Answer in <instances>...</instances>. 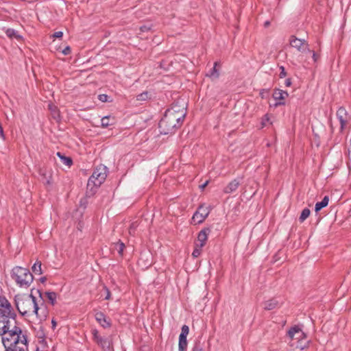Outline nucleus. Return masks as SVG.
Segmentation results:
<instances>
[{
  "instance_id": "ddd939ff",
  "label": "nucleus",
  "mask_w": 351,
  "mask_h": 351,
  "mask_svg": "<svg viewBox=\"0 0 351 351\" xmlns=\"http://www.w3.org/2000/svg\"><path fill=\"white\" fill-rule=\"evenodd\" d=\"M210 230L209 228H205L202 230L197 236V241L195 244L199 245V247H204L208 239V235L210 233Z\"/></svg>"
},
{
  "instance_id": "79ce46f5",
  "label": "nucleus",
  "mask_w": 351,
  "mask_h": 351,
  "mask_svg": "<svg viewBox=\"0 0 351 351\" xmlns=\"http://www.w3.org/2000/svg\"><path fill=\"white\" fill-rule=\"evenodd\" d=\"M51 324H52L53 328H55L56 326V324H57L56 322L54 319H52Z\"/></svg>"
},
{
  "instance_id": "4c0bfd02",
  "label": "nucleus",
  "mask_w": 351,
  "mask_h": 351,
  "mask_svg": "<svg viewBox=\"0 0 351 351\" xmlns=\"http://www.w3.org/2000/svg\"><path fill=\"white\" fill-rule=\"evenodd\" d=\"M269 121V116L267 114H266L264 118L263 119V122H262V125L263 126H265L266 125V122Z\"/></svg>"
},
{
  "instance_id": "20e7f679",
  "label": "nucleus",
  "mask_w": 351,
  "mask_h": 351,
  "mask_svg": "<svg viewBox=\"0 0 351 351\" xmlns=\"http://www.w3.org/2000/svg\"><path fill=\"white\" fill-rule=\"evenodd\" d=\"M11 278L21 288L27 289L33 282L34 277L29 269L16 266L11 271Z\"/></svg>"
},
{
  "instance_id": "cd10ccee",
  "label": "nucleus",
  "mask_w": 351,
  "mask_h": 351,
  "mask_svg": "<svg viewBox=\"0 0 351 351\" xmlns=\"http://www.w3.org/2000/svg\"><path fill=\"white\" fill-rule=\"evenodd\" d=\"M149 98V93L147 91H145V92H143V93H142L141 94H138L136 96V99L138 101H146Z\"/></svg>"
},
{
  "instance_id": "f257e3e1",
  "label": "nucleus",
  "mask_w": 351,
  "mask_h": 351,
  "mask_svg": "<svg viewBox=\"0 0 351 351\" xmlns=\"http://www.w3.org/2000/svg\"><path fill=\"white\" fill-rule=\"evenodd\" d=\"M26 333L16 326V315L0 314V336L5 351L13 350L12 348L21 341L26 342Z\"/></svg>"
},
{
  "instance_id": "9d476101",
  "label": "nucleus",
  "mask_w": 351,
  "mask_h": 351,
  "mask_svg": "<svg viewBox=\"0 0 351 351\" xmlns=\"http://www.w3.org/2000/svg\"><path fill=\"white\" fill-rule=\"evenodd\" d=\"M289 43L292 47L295 48L297 50L302 53L306 51L309 53L311 52V51L308 49V43L306 42V40L304 39H299L297 38L295 36H291L289 39Z\"/></svg>"
},
{
  "instance_id": "4468645a",
  "label": "nucleus",
  "mask_w": 351,
  "mask_h": 351,
  "mask_svg": "<svg viewBox=\"0 0 351 351\" xmlns=\"http://www.w3.org/2000/svg\"><path fill=\"white\" fill-rule=\"evenodd\" d=\"M240 185V180L239 179H234L230 182L224 188L223 192L225 193H232L238 189Z\"/></svg>"
},
{
  "instance_id": "9b49d317",
  "label": "nucleus",
  "mask_w": 351,
  "mask_h": 351,
  "mask_svg": "<svg viewBox=\"0 0 351 351\" xmlns=\"http://www.w3.org/2000/svg\"><path fill=\"white\" fill-rule=\"evenodd\" d=\"M0 314L16 315L10 302L4 297H0Z\"/></svg>"
},
{
  "instance_id": "c9c22d12",
  "label": "nucleus",
  "mask_w": 351,
  "mask_h": 351,
  "mask_svg": "<svg viewBox=\"0 0 351 351\" xmlns=\"http://www.w3.org/2000/svg\"><path fill=\"white\" fill-rule=\"evenodd\" d=\"M63 36V33L62 32H56L53 34V38H62Z\"/></svg>"
},
{
  "instance_id": "412c9836",
  "label": "nucleus",
  "mask_w": 351,
  "mask_h": 351,
  "mask_svg": "<svg viewBox=\"0 0 351 351\" xmlns=\"http://www.w3.org/2000/svg\"><path fill=\"white\" fill-rule=\"evenodd\" d=\"M32 271L36 275L42 274V263L40 261H36L32 267Z\"/></svg>"
},
{
  "instance_id": "423d86ee",
  "label": "nucleus",
  "mask_w": 351,
  "mask_h": 351,
  "mask_svg": "<svg viewBox=\"0 0 351 351\" xmlns=\"http://www.w3.org/2000/svg\"><path fill=\"white\" fill-rule=\"evenodd\" d=\"M107 176V168L103 165L97 166L93 171L92 176L88 181V186L93 184L99 186L106 180Z\"/></svg>"
},
{
  "instance_id": "1a4fd4ad",
  "label": "nucleus",
  "mask_w": 351,
  "mask_h": 351,
  "mask_svg": "<svg viewBox=\"0 0 351 351\" xmlns=\"http://www.w3.org/2000/svg\"><path fill=\"white\" fill-rule=\"evenodd\" d=\"M337 118L340 123V132H343L351 120V116L343 107H340L336 113Z\"/></svg>"
},
{
  "instance_id": "2f4dec72",
  "label": "nucleus",
  "mask_w": 351,
  "mask_h": 351,
  "mask_svg": "<svg viewBox=\"0 0 351 351\" xmlns=\"http://www.w3.org/2000/svg\"><path fill=\"white\" fill-rule=\"evenodd\" d=\"M192 351H203L202 346L199 343H196L193 347Z\"/></svg>"
},
{
  "instance_id": "39448f33",
  "label": "nucleus",
  "mask_w": 351,
  "mask_h": 351,
  "mask_svg": "<svg viewBox=\"0 0 351 351\" xmlns=\"http://www.w3.org/2000/svg\"><path fill=\"white\" fill-rule=\"evenodd\" d=\"M287 337L289 339L290 346L295 348L303 350L307 344L306 337L302 329L295 326L290 328L287 332Z\"/></svg>"
},
{
  "instance_id": "6ab92c4d",
  "label": "nucleus",
  "mask_w": 351,
  "mask_h": 351,
  "mask_svg": "<svg viewBox=\"0 0 351 351\" xmlns=\"http://www.w3.org/2000/svg\"><path fill=\"white\" fill-rule=\"evenodd\" d=\"M5 34L8 38L11 39L16 38L17 40H20L22 38L16 30L11 28L5 30Z\"/></svg>"
},
{
  "instance_id": "a19ab883",
  "label": "nucleus",
  "mask_w": 351,
  "mask_h": 351,
  "mask_svg": "<svg viewBox=\"0 0 351 351\" xmlns=\"http://www.w3.org/2000/svg\"><path fill=\"white\" fill-rule=\"evenodd\" d=\"M208 183V181H206L205 183H204L203 184L200 185V188L202 189H204L207 186Z\"/></svg>"
},
{
  "instance_id": "c756f323",
  "label": "nucleus",
  "mask_w": 351,
  "mask_h": 351,
  "mask_svg": "<svg viewBox=\"0 0 351 351\" xmlns=\"http://www.w3.org/2000/svg\"><path fill=\"white\" fill-rule=\"evenodd\" d=\"M202 247H199V245L195 244V249L192 253V256L194 258H197L201 254Z\"/></svg>"
},
{
  "instance_id": "a18cd8bd",
  "label": "nucleus",
  "mask_w": 351,
  "mask_h": 351,
  "mask_svg": "<svg viewBox=\"0 0 351 351\" xmlns=\"http://www.w3.org/2000/svg\"><path fill=\"white\" fill-rule=\"evenodd\" d=\"M330 128H331V132L333 133L334 132V128H333L332 125H330Z\"/></svg>"
},
{
  "instance_id": "a878e982",
  "label": "nucleus",
  "mask_w": 351,
  "mask_h": 351,
  "mask_svg": "<svg viewBox=\"0 0 351 351\" xmlns=\"http://www.w3.org/2000/svg\"><path fill=\"white\" fill-rule=\"evenodd\" d=\"M125 248V244L120 241L117 243H114L113 250H116L119 255L123 254V252Z\"/></svg>"
},
{
  "instance_id": "f3484780",
  "label": "nucleus",
  "mask_w": 351,
  "mask_h": 351,
  "mask_svg": "<svg viewBox=\"0 0 351 351\" xmlns=\"http://www.w3.org/2000/svg\"><path fill=\"white\" fill-rule=\"evenodd\" d=\"M40 175L43 176V182L44 184L50 185L52 183L51 175L50 173H47L46 169H40Z\"/></svg>"
},
{
  "instance_id": "393cba45",
  "label": "nucleus",
  "mask_w": 351,
  "mask_h": 351,
  "mask_svg": "<svg viewBox=\"0 0 351 351\" xmlns=\"http://www.w3.org/2000/svg\"><path fill=\"white\" fill-rule=\"evenodd\" d=\"M57 156L60 158L64 165L68 167H70L72 165V160L71 158L64 156L60 152H57Z\"/></svg>"
},
{
  "instance_id": "6e6552de",
  "label": "nucleus",
  "mask_w": 351,
  "mask_h": 351,
  "mask_svg": "<svg viewBox=\"0 0 351 351\" xmlns=\"http://www.w3.org/2000/svg\"><path fill=\"white\" fill-rule=\"evenodd\" d=\"M210 213V208L208 206L201 205L192 217V223L193 224H199L202 223Z\"/></svg>"
},
{
  "instance_id": "72a5a7b5",
  "label": "nucleus",
  "mask_w": 351,
  "mask_h": 351,
  "mask_svg": "<svg viewBox=\"0 0 351 351\" xmlns=\"http://www.w3.org/2000/svg\"><path fill=\"white\" fill-rule=\"evenodd\" d=\"M104 291L106 293L105 299L106 300H110V295H111L110 290L106 287H104Z\"/></svg>"
},
{
  "instance_id": "c03bdc74",
  "label": "nucleus",
  "mask_w": 351,
  "mask_h": 351,
  "mask_svg": "<svg viewBox=\"0 0 351 351\" xmlns=\"http://www.w3.org/2000/svg\"><path fill=\"white\" fill-rule=\"evenodd\" d=\"M269 23H270L269 21H265V26L268 27L269 25Z\"/></svg>"
},
{
  "instance_id": "473e14b6",
  "label": "nucleus",
  "mask_w": 351,
  "mask_h": 351,
  "mask_svg": "<svg viewBox=\"0 0 351 351\" xmlns=\"http://www.w3.org/2000/svg\"><path fill=\"white\" fill-rule=\"evenodd\" d=\"M108 96L106 94H101L99 95V99L102 102H106L108 101Z\"/></svg>"
},
{
  "instance_id": "49530a36",
  "label": "nucleus",
  "mask_w": 351,
  "mask_h": 351,
  "mask_svg": "<svg viewBox=\"0 0 351 351\" xmlns=\"http://www.w3.org/2000/svg\"><path fill=\"white\" fill-rule=\"evenodd\" d=\"M133 227H134V223L132 224V226H131L130 229H132Z\"/></svg>"
},
{
  "instance_id": "bb28decb",
  "label": "nucleus",
  "mask_w": 351,
  "mask_h": 351,
  "mask_svg": "<svg viewBox=\"0 0 351 351\" xmlns=\"http://www.w3.org/2000/svg\"><path fill=\"white\" fill-rule=\"evenodd\" d=\"M311 211L308 208H304L301 213L299 220L300 222H303L306 220L310 215Z\"/></svg>"
},
{
  "instance_id": "7c9ffc66",
  "label": "nucleus",
  "mask_w": 351,
  "mask_h": 351,
  "mask_svg": "<svg viewBox=\"0 0 351 351\" xmlns=\"http://www.w3.org/2000/svg\"><path fill=\"white\" fill-rule=\"evenodd\" d=\"M189 327L186 326V325H184L182 327V331H181V333L180 335H182L185 337H186V336L188 335L189 334Z\"/></svg>"
},
{
  "instance_id": "f704fd0d",
  "label": "nucleus",
  "mask_w": 351,
  "mask_h": 351,
  "mask_svg": "<svg viewBox=\"0 0 351 351\" xmlns=\"http://www.w3.org/2000/svg\"><path fill=\"white\" fill-rule=\"evenodd\" d=\"M280 69L281 70V71H280V74H279V77H280V78H283V77H285L286 76V75H287V73H286V72H285V68H284V66H280Z\"/></svg>"
},
{
  "instance_id": "4be33fe9",
  "label": "nucleus",
  "mask_w": 351,
  "mask_h": 351,
  "mask_svg": "<svg viewBox=\"0 0 351 351\" xmlns=\"http://www.w3.org/2000/svg\"><path fill=\"white\" fill-rule=\"evenodd\" d=\"M114 123V118L110 116L104 117L101 119V124L103 128H107Z\"/></svg>"
},
{
  "instance_id": "aec40b11",
  "label": "nucleus",
  "mask_w": 351,
  "mask_h": 351,
  "mask_svg": "<svg viewBox=\"0 0 351 351\" xmlns=\"http://www.w3.org/2000/svg\"><path fill=\"white\" fill-rule=\"evenodd\" d=\"M45 298L48 300L51 305H55L56 302L57 294L55 292L47 291L45 293Z\"/></svg>"
},
{
  "instance_id": "37998d69",
  "label": "nucleus",
  "mask_w": 351,
  "mask_h": 351,
  "mask_svg": "<svg viewBox=\"0 0 351 351\" xmlns=\"http://www.w3.org/2000/svg\"><path fill=\"white\" fill-rule=\"evenodd\" d=\"M313 58L314 59V61H317V56L315 53L313 52Z\"/></svg>"
},
{
  "instance_id": "f03ea898",
  "label": "nucleus",
  "mask_w": 351,
  "mask_h": 351,
  "mask_svg": "<svg viewBox=\"0 0 351 351\" xmlns=\"http://www.w3.org/2000/svg\"><path fill=\"white\" fill-rule=\"evenodd\" d=\"M14 301L16 306L21 315L27 316L35 315L40 320L46 318V310L42 306L43 302L40 306L32 294H18L15 296Z\"/></svg>"
},
{
  "instance_id": "e433bc0d",
  "label": "nucleus",
  "mask_w": 351,
  "mask_h": 351,
  "mask_svg": "<svg viewBox=\"0 0 351 351\" xmlns=\"http://www.w3.org/2000/svg\"><path fill=\"white\" fill-rule=\"evenodd\" d=\"M71 48L69 47H66L62 50V53L64 55H69L71 53Z\"/></svg>"
},
{
  "instance_id": "f8f14e48",
  "label": "nucleus",
  "mask_w": 351,
  "mask_h": 351,
  "mask_svg": "<svg viewBox=\"0 0 351 351\" xmlns=\"http://www.w3.org/2000/svg\"><path fill=\"white\" fill-rule=\"evenodd\" d=\"M288 96V93L286 91L282 90L277 89L274 91L273 97L275 100L279 101H278L275 106H280L284 105L285 102L283 101L285 98Z\"/></svg>"
},
{
  "instance_id": "b1692460",
  "label": "nucleus",
  "mask_w": 351,
  "mask_h": 351,
  "mask_svg": "<svg viewBox=\"0 0 351 351\" xmlns=\"http://www.w3.org/2000/svg\"><path fill=\"white\" fill-rule=\"evenodd\" d=\"M218 66V62H215L213 68L211 69L209 74H208V76L213 79H217L219 76V72L218 69H217V66Z\"/></svg>"
},
{
  "instance_id": "58836bf2",
  "label": "nucleus",
  "mask_w": 351,
  "mask_h": 351,
  "mask_svg": "<svg viewBox=\"0 0 351 351\" xmlns=\"http://www.w3.org/2000/svg\"><path fill=\"white\" fill-rule=\"evenodd\" d=\"M49 109L51 111V112H56V107L55 106H53L51 104H49Z\"/></svg>"
},
{
  "instance_id": "5701e85b",
  "label": "nucleus",
  "mask_w": 351,
  "mask_h": 351,
  "mask_svg": "<svg viewBox=\"0 0 351 351\" xmlns=\"http://www.w3.org/2000/svg\"><path fill=\"white\" fill-rule=\"evenodd\" d=\"M178 346H179V350L180 351H184L186 350V346H187V341H186V337L182 336V335H180L179 336V344H178Z\"/></svg>"
},
{
  "instance_id": "c85d7f7f",
  "label": "nucleus",
  "mask_w": 351,
  "mask_h": 351,
  "mask_svg": "<svg viewBox=\"0 0 351 351\" xmlns=\"http://www.w3.org/2000/svg\"><path fill=\"white\" fill-rule=\"evenodd\" d=\"M343 140V132H339V133L334 137L332 139V144L338 145Z\"/></svg>"
},
{
  "instance_id": "ea45409f",
  "label": "nucleus",
  "mask_w": 351,
  "mask_h": 351,
  "mask_svg": "<svg viewBox=\"0 0 351 351\" xmlns=\"http://www.w3.org/2000/svg\"><path fill=\"white\" fill-rule=\"evenodd\" d=\"M291 80H290V79H287V80H285V85H286L287 86H291Z\"/></svg>"
},
{
  "instance_id": "0eeeda50",
  "label": "nucleus",
  "mask_w": 351,
  "mask_h": 351,
  "mask_svg": "<svg viewBox=\"0 0 351 351\" xmlns=\"http://www.w3.org/2000/svg\"><path fill=\"white\" fill-rule=\"evenodd\" d=\"M93 339L104 350H110L112 348V337H103L99 335V332L96 329L91 331Z\"/></svg>"
},
{
  "instance_id": "a211bd4d",
  "label": "nucleus",
  "mask_w": 351,
  "mask_h": 351,
  "mask_svg": "<svg viewBox=\"0 0 351 351\" xmlns=\"http://www.w3.org/2000/svg\"><path fill=\"white\" fill-rule=\"evenodd\" d=\"M329 199L328 196H325L321 202H317L315 206V212L319 211L322 208L326 207L328 204Z\"/></svg>"
},
{
  "instance_id": "2eb2a0df",
  "label": "nucleus",
  "mask_w": 351,
  "mask_h": 351,
  "mask_svg": "<svg viewBox=\"0 0 351 351\" xmlns=\"http://www.w3.org/2000/svg\"><path fill=\"white\" fill-rule=\"evenodd\" d=\"M95 319L104 328L110 326V322L107 320L106 315L101 312H97L95 314Z\"/></svg>"
},
{
  "instance_id": "dca6fc26",
  "label": "nucleus",
  "mask_w": 351,
  "mask_h": 351,
  "mask_svg": "<svg viewBox=\"0 0 351 351\" xmlns=\"http://www.w3.org/2000/svg\"><path fill=\"white\" fill-rule=\"evenodd\" d=\"M279 306V302L276 299H271L264 302L263 308L265 310H273Z\"/></svg>"
},
{
  "instance_id": "7ed1b4c3",
  "label": "nucleus",
  "mask_w": 351,
  "mask_h": 351,
  "mask_svg": "<svg viewBox=\"0 0 351 351\" xmlns=\"http://www.w3.org/2000/svg\"><path fill=\"white\" fill-rule=\"evenodd\" d=\"M186 116V109L184 106L173 104L167 109L164 117L159 122L160 133L168 134L172 133L176 128L180 127Z\"/></svg>"
}]
</instances>
